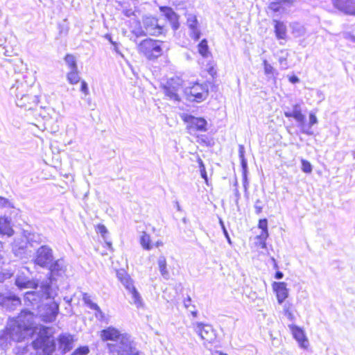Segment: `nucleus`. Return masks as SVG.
I'll use <instances>...</instances> for the list:
<instances>
[{
	"label": "nucleus",
	"instance_id": "obj_13",
	"mask_svg": "<svg viewBox=\"0 0 355 355\" xmlns=\"http://www.w3.org/2000/svg\"><path fill=\"white\" fill-rule=\"evenodd\" d=\"M21 304L20 298L12 292L0 293V306L6 310H15Z\"/></svg>",
	"mask_w": 355,
	"mask_h": 355
},
{
	"label": "nucleus",
	"instance_id": "obj_3",
	"mask_svg": "<svg viewBox=\"0 0 355 355\" xmlns=\"http://www.w3.org/2000/svg\"><path fill=\"white\" fill-rule=\"evenodd\" d=\"M108 350L114 355H144L137 347V343L126 333L115 343H107Z\"/></svg>",
	"mask_w": 355,
	"mask_h": 355
},
{
	"label": "nucleus",
	"instance_id": "obj_16",
	"mask_svg": "<svg viewBox=\"0 0 355 355\" xmlns=\"http://www.w3.org/2000/svg\"><path fill=\"white\" fill-rule=\"evenodd\" d=\"M333 4L347 15H355V0H332Z\"/></svg>",
	"mask_w": 355,
	"mask_h": 355
},
{
	"label": "nucleus",
	"instance_id": "obj_51",
	"mask_svg": "<svg viewBox=\"0 0 355 355\" xmlns=\"http://www.w3.org/2000/svg\"><path fill=\"white\" fill-rule=\"evenodd\" d=\"M309 118V123L310 124V125L313 126L318 123V119H317V116H315V113L310 112Z\"/></svg>",
	"mask_w": 355,
	"mask_h": 355
},
{
	"label": "nucleus",
	"instance_id": "obj_4",
	"mask_svg": "<svg viewBox=\"0 0 355 355\" xmlns=\"http://www.w3.org/2000/svg\"><path fill=\"white\" fill-rule=\"evenodd\" d=\"M35 291L26 292L24 295V301L31 305L38 308L44 300L53 298L52 286L47 281L42 282Z\"/></svg>",
	"mask_w": 355,
	"mask_h": 355
},
{
	"label": "nucleus",
	"instance_id": "obj_45",
	"mask_svg": "<svg viewBox=\"0 0 355 355\" xmlns=\"http://www.w3.org/2000/svg\"><path fill=\"white\" fill-rule=\"evenodd\" d=\"M268 8L274 12H280L282 9V6L281 2H272Z\"/></svg>",
	"mask_w": 355,
	"mask_h": 355
},
{
	"label": "nucleus",
	"instance_id": "obj_5",
	"mask_svg": "<svg viewBox=\"0 0 355 355\" xmlns=\"http://www.w3.org/2000/svg\"><path fill=\"white\" fill-rule=\"evenodd\" d=\"M163 42L159 40L145 39L138 46V51L142 53L148 60H153L162 55Z\"/></svg>",
	"mask_w": 355,
	"mask_h": 355
},
{
	"label": "nucleus",
	"instance_id": "obj_10",
	"mask_svg": "<svg viewBox=\"0 0 355 355\" xmlns=\"http://www.w3.org/2000/svg\"><path fill=\"white\" fill-rule=\"evenodd\" d=\"M54 259L52 249L46 245L40 246L36 251L34 262L43 268L48 267Z\"/></svg>",
	"mask_w": 355,
	"mask_h": 355
},
{
	"label": "nucleus",
	"instance_id": "obj_12",
	"mask_svg": "<svg viewBox=\"0 0 355 355\" xmlns=\"http://www.w3.org/2000/svg\"><path fill=\"white\" fill-rule=\"evenodd\" d=\"M46 269L49 270V283L51 285L53 281H55L57 277H62L66 272V266L64 261L62 259H58L56 260L53 259L52 262L50 263Z\"/></svg>",
	"mask_w": 355,
	"mask_h": 355
},
{
	"label": "nucleus",
	"instance_id": "obj_48",
	"mask_svg": "<svg viewBox=\"0 0 355 355\" xmlns=\"http://www.w3.org/2000/svg\"><path fill=\"white\" fill-rule=\"evenodd\" d=\"M255 213L259 214L261 213L263 209V202L261 200L258 199L256 200L254 204Z\"/></svg>",
	"mask_w": 355,
	"mask_h": 355
},
{
	"label": "nucleus",
	"instance_id": "obj_53",
	"mask_svg": "<svg viewBox=\"0 0 355 355\" xmlns=\"http://www.w3.org/2000/svg\"><path fill=\"white\" fill-rule=\"evenodd\" d=\"M344 37L346 39H349L352 42H355V29L352 33H345Z\"/></svg>",
	"mask_w": 355,
	"mask_h": 355
},
{
	"label": "nucleus",
	"instance_id": "obj_30",
	"mask_svg": "<svg viewBox=\"0 0 355 355\" xmlns=\"http://www.w3.org/2000/svg\"><path fill=\"white\" fill-rule=\"evenodd\" d=\"M27 243L33 246L35 243L39 244L42 242L41 235L37 233H28L25 235Z\"/></svg>",
	"mask_w": 355,
	"mask_h": 355
},
{
	"label": "nucleus",
	"instance_id": "obj_8",
	"mask_svg": "<svg viewBox=\"0 0 355 355\" xmlns=\"http://www.w3.org/2000/svg\"><path fill=\"white\" fill-rule=\"evenodd\" d=\"M42 320L45 322H52L55 320L59 312V304L55 301L42 303L37 308Z\"/></svg>",
	"mask_w": 355,
	"mask_h": 355
},
{
	"label": "nucleus",
	"instance_id": "obj_28",
	"mask_svg": "<svg viewBox=\"0 0 355 355\" xmlns=\"http://www.w3.org/2000/svg\"><path fill=\"white\" fill-rule=\"evenodd\" d=\"M178 87H172L169 82H168L167 85L164 87V93L166 96L170 97L171 99H174L176 101L179 100V96L177 94Z\"/></svg>",
	"mask_w": 355,
	"mask_h": 355
},
{
	"label": "nucleus",
	"instance_id": "obj_27",
	"mask_svg": "<svg viewBox=\"0 0 355 355\" xmlns=\"http://www.w3.org/2000/svg\"><path fill=\"white\" fill-rule=\"evenodd\" d=\"M298 127L300 128L301 132L303 134L307 135H313L314 134L313 131L312 130L311 128L312 125H310L309 123H306V116L303 114V119L302 121H298Z\"/></svg>",
	"mask_w": 355,
	"mask_h": 355
},
{
	"label": "nucleus",
	"instance_id": "obj_23",
	"mask_svg": "<svg viewBox=\"0 0 355 355\" xmlns=\"http://www.w3.org/2000/svg\"><path fill=\"white\" fill-rule=\"evenodd\" d=\"M284 116L287 118H293L297 122L298 121H302L303 114L302 113V109L300 104L296 103L293 106V110L285 111Z\"/></svg>",
	"mask_w": 355,
	"mask_h": 355
},
{
	"label": "nucleus",
	"instance_id": "obj_34",
	"mask_svg": "<svg viewBox=\"0 0 355 355\" xmlns=\"http://www.w3.org/2000/svg\"><path fill=\"white\" fill-rule=\"evenodd\" d=\"M190 36L194 40H198L201 36V32L198 24H189Z\"/></svg>",
	"mask_w": 355,
	"mask_h": 355
},
{
	"label": "nucleus",
	"instance_id": "obj_9",
	"mask_svg": "<svg viewBox=\"0 0 355 355\" xmlns=\"http://www.w3.org/2000/svg\"><path fill=\"white\" fill-rule=\"evenodd\" d=\"M182 119L187 123V128L190 133L195 131L206 132L207 121L202 117H196L191 114H184Z\"/></svg>",
	"mask_w": 355,
	"mask_h": 355
},
{
	"label": "nucleus",
	"instance_id": "obj_61",
	"mask_svg": "<svg viewBox=\"0 0 355 355\" xmlns=\"http://www.w3.org/2000/svg\"><path fill=\"white\" fill-rule=\"evenodd\" d=\"M284 277V273L282 272V271H279V270H277L276 272H275V278L277 279H282Z\"/></svg>",
	"mask_w": 355,
	"mask_h": 355
},
{
	"label": "nucleus",
	"instance_id": "obj_19",
	"mask_svg": "<svg viewBox=\"0 0 355 355\" xmlns=\"http://www.w3.org/2000/svg\"><path fill=\"white\" fill-rule=\"evenodd\" d=\"M15 285L19 288H37L38 284L33 280H31L23 273H18L15 279Z\"/></svg>",
	"mask_w": 355,
	"mask_h": 355
},
{
	"label": "nucleus",
	"instance_id": "obj_7",
	"mask_svg": "<svg viewBox=\"0 0 355 355\" xmlns=\"http://www.w3.org/2000/svg\"><path fill=\"white\" fill-rule=\"evenodd\" d=\"M187 99L189 101L201 103L208 96L209 90L207 84L194 83L191 87L184 89Z\"/></svg>",
	"mask_w": 355,
	"mask_h": 355
},
{
	"label": "nucleus",
	"instance_id": "obj_54",
	"mask_svg": "<svg viewBox=\"0 0 355 355\" xmlns=\"http://www.w3.org/2000/svg\"><path fill=\"white\" fill-rule=\"evenodd\" d=\"M3 49H4L3 53L6 56H12L14 54L13 49L12 48L8 49V46L7 45L4 46Z\"/></svg>",
	"mask_w": 355,
	"mask_h": 355
},
{
	"label": "nucleus",
	"instance_id": "obj_22",
	"mask_svg": "<svg viewBox=\"0 0 355 355\" xmlns=\"http://www.w3.org/2000/svg\"><path fill=\"white\" fill-rule=\"evenodd\" d=\"M32 110L34 112L35 116H40L43 119L51 118L52 113L54 112L51 107L39 106L38 103H36Z\"/></svg>",
	"mask_w": 355,
	"mask_h": 355
},
{
	"label": "nucleus",
	"instance_id": "obj_42",
	"mask_svg": "<svg viewBox=\"0 0 355 355\" xmlns=\"http://www.w3.org/2000/svg\"><path fill=\"white\" fill-rule=\"evenodd\" d=\"M302 171L306 173H310L312 171V166L309 162L302 159Z\"/></svg>",
	"mask_w": 355,
	"mask_h": 355
},
{
	"label": "nucleus",
	"instance_id": "obj_37",
	"mask_svg": "<svg viewBox=\"0 0 355 355\" xmlns=\"http://www.w3.org/2000/svg\"><path fill=\"white\" fill-rule=\"evenodd\" d=\"M83 300L90 309L93 310L94 309H98V304L92 301L90 295L87 293H84L83 294Z\"/></svg>",
	"mask_w": 355,
	"mask_h": 355
},
{
	"label": "nucleus",
	"instance_id": "obj_40",
	"mask_svg": "<svg viewBox=\"0 0 355 355\" xmlns=\"http://www.w3.org/2000/svg\"><path fill=\"white\" fill-rule=\"evenodd\" d=\"M268 236V231H261V234L257 236V239L260 240L261 245L262 248L266 247V241Z\"/></svg>",
	"mask_w": 355,
	"mask_h": 355
},
{
	"label": "nucleus",
	"instance_id": "obj_26",
	"mask_svg": "<svg viewBox=\"0 0 355 355\" xmlns=\"http://www.w3.org/2000/svg\"><path fill=\"white\" fill-rule=\"evenodd\" d=\"M158 266L162 276L165 279L169 278V272L166 268V260L165 257L160 256L158 259Z\"/></svg>",
	"mask_w": 355,
	"mask_h": 355
},
{
	"label": "nucleus",
	"instance_id": "obj_20",
	"mask_svg": "<svg viewBox=\"0 0 355 355\" xmlns=\"http://www.w3.org/2000/svg\"><path fill=\"white\" fill-rule=\"evenodd\" d=\"M123 334L114 327H110L101 332V336L103 341L112 340L116 343L121 340Z\"/></svg>",
	"mask_w": 355,
	"mask_h": 355
},
{
	"label": "nucleus",
	"instance_id": "obj_14",
	"mask_svg": "<svg viewBox=\"0 0 355 355\" xmlns=\"http://www.w3.org/2000/svg\"><path fill=\"white\" fill-rule=\"evenodd\" d=\"M193 328L202 340L211 343L216 339L215 331L210 324L196 322L193 324Z\"/></svg>",
	"mask_w": 355,
	"mask_h": 355
},
{
	"label": "nucleus",
	"instance_id": "obj_33",
	"mask_svg": "<svg viewBox=\"0 0 355 355\" xmlns=\"http://www.w3.org/2000/svg\"><path fill=\"white\" fill-rule=\"evenodd\" d=\"M135 26H132V33L136 36V37H139L141 36H144L147 35L146 33V25H144V27L141 26V24H134Z\"/></svg>",
	"mask_w": 355,
	"mask_h": 355
},
{
	"label": "nucleus",
	"instance_id": "obj_62",
	"mask_svg": "<svg viewBox=\"0 0 355 355\" xmlns=\"http://www.w3.org/2000/svg\"><path fill=\"white\" fill-rule=\"evenodd\" d=\"M234 194H235V196H236L235 202L237 205L239 203V200L240 198V193H239V190L237 189H236L234 190Z\"/></svg>",
	"mask_w": 355,
	"mask_h": 355
},
{
	"label": "nucleus",
	"instance_id": "obj_44",
	"mask_svg": "<svg viewBox=\"0 0 355 355\" xmlns=\"http://www.w3.org/2000/svg\"><path fill=\"white\" fill-rule=\"evenodd\" d=\"M263 64L264 67V72L266 75L273 74L275 69L273 67L267 62L266 60H263Z\"/></svg>",
	"mask_w": 355,
	"mask_h": 355
},
{
	"label": "nucleus",
	"instance_id": "obj_38",
	"mask_svg": "<svg viewBox=\"0 0 355 355\" xmlns=\"http://www.w3.org/2000/svg\"><path fill=\"white\" fill-rule=\"evenodd\" d=\"M245 148L243 145H239V156L241 160V165L242 168H247L248 162L245 158Z\"/></svg>",
	"mask_w": 355,
	"mask_h": 355
},
{
	"label": "nucleus",
	"instance_id": "obj_56",
	"mask_svg": "<svg viewBox=\"0 0 355 355\" xmlns=\"http://www.w3.org/2000/svg\"><path fill=\"white\" fill-rule=\"evenodd\" d=\"M284 310L285 312V315L287 316V318L290 320H293V314L289 311V307L287 306L286 304L284 306Z\"/></svg>",
	"mask_w": 355,
	"mask_h": 355
},
{
	"label": "nucleus",
	"instance_id": "obj_21",
	"mask_svg": "<svg viewBox=\"0 0 355 355\" xmlns=\"http://www.w3.org/2000/svg\"><path fill=\"white\" fill-rule=\"evenodd\" d=\"M10 219L8 217H0V234L8 237L12 236L14 230L10 224Z\"/></svg>",
	"mask_w": 355,
	"mask_h": 355
},
{
	"label": "nucleus",
	"instance_id": "obj_31",
	"mask_svg": "<svg viewBox=\"0 0 355 355\" xmlns=\"http://www.w3.org/2000/svg\"><path fill=\"white\" fill-rule=\"evenodd\" d=\"M275 32L278 39H285L286 36L285 24H275Z\"/></svg>",
	"mask_w": 355,
	"mask_h": 355
},
{
	"label": "nucleus",
	"instance_id": "obj_11",
	"mask_svg": "<svg viewBox=\"0 0 355 355\" xmlns=\"http://www.w3.org/2000/svg\"><path fill=\"white\" fill-rule=\"evenodd\" d=\"M117 276L126 290L129 292L130 294L132 295V300L134 304L137 307L141 306L142 305L141 297L139 292L134 286L132 280L130 279V277L123 272H118Z\"/></svg>",
	"mask_w": 355,
	"mask_h": 355
},
{
	"label": "nucleus",
	"instance_id": "obj_17",
	"mask_svg": "<svg viewBox=\"0 0 355 355\" xmlns=\"http://www.w3.org/2000/svg\"><path fill=\"white\" fill-rule=\"evenodd\" d=\"M293 338L297 341L300 347L306 349L309 346L308 339L304 331L299 327L292 324L289 325Z\"/></svg>",
	"mask_w": 355,
	"mask_h": 355
},
{
	"label": "nucleus",
	"instance_id": "obj_41",
	"mask_svg": "<svg viewBox=\"0 0 355 355\" xmlns=\"http://www.w3.org/2000/svg\"><path fill=\"white\" fill-rule=\"evenodd\" d=\"M288 55V53H285L284 55L280 56L279 58V62L280 64L281 69H286L288 68V61H287V57Z\"/></svg>",
	"mask_w": 355,
	"mask_h": 355
},
{
	"label": "nucleus",
	"instance_id": "obj_18",
	"mask_svg": "<svg viewBox=\"0 0 355 355\" xmlns=\"http://www.w3.org/2000/svg\"><path fill=\"white\" fill-rule=\"evenodd\" d=\"M272 288L276 293L278 303L282 304L288 295V290L286 288V284L283 282H275L272 284Z\"/></svg>",
	"mask_w": 355,
	"mask_h": 355
},
{
	"label": "nucleus",
	"instance_id": "obj_24",
	"mask_svg": "<svg viewBox=\"0 0 355 355\" xmlns=\"http://www.w3.org/2000/svg\"><path fill=\"white\" fill-rule=\"evenodd\" d=\"M146 25V33L150 35H159L163 32V26L159 24H144Z\"/></svg>",
	"mask_w": 355,
	"mask_h": 355
},
{
	"label": "nucleus",
	"instance_id": "obj_1",
	"mask_svg": "<svg viewBox=\"0 0 355 355\" xmlns=\"http://www.w3.org/2000/svg\"><path fill=\"white\" fill-rule=\"evenodd\" d=\"M33 314L31 311L24 309L21 311L16 321L8 324L4 330L0 331V345L2 347L11 345V342H21L26 336L27 331L33 324Z\"/></svg>",
	"mask_w": 355,
	"mask_h": 355
},
{
	"label": "nucleus",
	"instance_id": "obj_36",
	"mask_svg": "<svg viewBox=\"0 0 355 355\" xmlns=\"http://www.w3.org/2000/svg\"><path fill=\"white\" fill-rule=\"evenodd\" d=\"M64 61L70 70H76L78 69L76 58L71 54H67Z\"/></svg>",
	"mask_w": 355,
	"mask_h": 355
},
{
	"label": "nucleus",
	"instance_id": "obj_47",
	"mask_svg": "<svg viewBox=\"0 0 355 355\" xmlns=\"http://www.w3.org/2000/svg\"><path fill=\"white\" fill-rule=\"evenodd\" d=\"M219 223H220V225L221 226V228L223 230V232L225 236V238L227 239V242L230 243V244H232V241H231V239H230V235L227 232V230L225 226V224H224V222L222 220V219H220L219 220Z\"/></svg>",
	"mask_w": 355,
	"mask_h": 355
},
{
	"label": "nucleus",
	"instance_id": "obj_63",
	"mask_svg": "<svg viewBox=\"0 0 355 355\" xmlns=\"http://www.w3.org/2000/svg\"><path fill=\"white\" fill-rule=\"evenodd\" d=\"M4 46H6V40L0 35V46L3 47Z\"/></svg>",
	"mask_w": 355,
	"mask_h": 355
},
{
	"label": "nucleus",
	"instance_id": "obj_32",
	"mask_svg": "<svg viewBox=\"0 0 355 355\" xmlns=\"http://www.w3.org/2000/svg\"><path fill=\"white\" fill-rule=\"evenodd\" d=\"M199 53L204 58H207L209 54V46L206 39H203L198 45Z\"/></svg>",
	"mask_w": 355,
	"mask_h": 355
},
{
	"label": "nucleus",
	"instance_id": "obj_46",
	"mask_svg": "<svg viewBox=\"0 0 355 355\" xmlns=\"http://www.w3.org/2000/svg\"><path fill=\"white\" fill-rule=\"evenodd\" d=\"M199 166H200V171L202 178H203L206 182H207V175L205 170V165L202 161V159H199Z\"/></svg>",
	"mask_w": 355,
	"mask_h": 355
},
{
	"label": "nucleus",
	"instance_id": "obj_60",
	"mask_svg": "<svg viewBox=\"0 0 355 355\" xmlns=\"http://www.w3.org/2000/svg\"><path fill=\"white\" fill-rule=\"evenodd\" d=\"M289 81L293 84H295L300 82V78L297 76L293 75L289 77Z\"/></svg>",
	"mask_w": 355,
	"mask_h": 355
},
{
	"label": "nucleus",
	"instance_id": "obj_58",
	"mask_svg": "<svg viewBox=\"0 0 355 355\" xmlns=\"http://www.w3.org/2000/svg\"><path fill=\"white\" fill-rule=\"evenodd\" d=\"M93 310L96 311L95 315L96 318H100V319H103L104 318V313L101 311V309H100L99 306H98V309H94Z\"/></svg>",
	"mask_w": 355,
	"mask_h": 355
},
{
	"label": "nucleus",
	"instance_id": "obj_64",
	"mask_svg": "<svg viewBox=\"0 0 355 355\" xmlns=\"http://www.w3.org/2000/svg\"><path fill=\"white\" fill-rule=\"evenodd\" d=\"M87 103H88V107L91 110H94V107H95V105L92 103V101H91V99L90 98H88L87 99Z\"/></svg>",
	"mask_w": 355,
	"mask_h": 355
},
{
	"label": "nucleus",
	"instance_id": "obj_57",
	"mask_svg": "<svg viewBox=\"0 0 355 355\" xmlns=\"http://www.w3.org/2000/svg\"><path fill=\"white\" fill-rule=\"evenodd\" d=\"M98 232H99L103 236L107 233V230L103 225H98Z\"/></svg>",
	"mask_w": 355,
	"mask_h": 355
},
{
	"label": "nucleus",
	"instance_id": "obj_55",
	"mask_svg": "<svg viewBox=\"0 0 355 355\" xmlns=\"http://www.w3.org/2000/svg\"><path fill=\"white\" fill-rule=\"evenodd\" d=\"M10 202L8 199L0 197V207H10Z\"/></svg>",
	"mask_w": 355,
	"mask_h": 355
},
{
	"label": "nucleus",
	"instance_id": "obj_39",
	"mask_svg": "<svg viewBox=\"0 0 355 355\" xmlns=\"http://www.w3.org/2000/svg\"><path fill=\"white\" fill-rule=\"evenodd\" d=\"M89 349L87 346H81L78 347L71 355H87Z\"/></svg>",
	"mask_w": 355,
	"mask_h": 355
},
{
	"label": "nucleus",
	"instance_id": "obj_49",
	"mask_svg": "<svg viewBox=\"0 0 355 355\" xmlns=\"http://www.w3.org/2000/svg\"><path fill=\"white\" fill-rule=\"evenodd\" d=\"M242 170H243V187H244L245 190L246 191L248 189V178H247L248 167L242 168Z\"/></svg>",
	"mask_w": 355,
	"mask_h": 355
},
{
	"label": "nucleus",
	"instance_id": "obj_29",
	"mask_svg": "<svg viewBox=\"0 0 355 355\" xmlns=\"http://www.w3.org/2000/svg\"><path fill=\"white\" fill-rule=\"evenodd\" d=\"M139 242L144 250H150L152 249L150 236L145 232H142V234L140 236Z\"/></svg>",
	"mask_w": 355,
	"mask_h": 355
},
{
	"label": "nucleus",
	"instance_id": "obj_43",
	"mask_svg": "<svg viewBox=\"0 0 355 355\" xmlns=\"http://www.w3.org/2000/svg\"><path fill=\"white\" fill-rule=\"evenodd\" d=\"M293 33L295 34L296 37L300 36L304 33V28L301 26V24H293Z\"/></svg>",
	"mask_w": 355,
	"mask_h": 355
},
{
	"label": "nucleus",
	"instance_id": "obj_35",
	"mask_svg": "<svg viewBox=\"0 0 355 355\" xmlns=\"http://www.w3.org/2000/svg\"><path fill=\"white\" fill-rule=\"evenodd\" d=\"M67 80L69 82V83L74 85L78 83L80 81V76L78 74V70L76 69V70H70L67 75Z\"/></svg>",
	"mask_w": 355,
	"mask_h": 355
},
{
	"label": "nucleus",
	"instance_id": "obj_2",
	"mask_svg": "<svg viewBox=\"0 0 355 355\" xmlns=\"http://www.w3.org/2000/svg\"><path fill=\"white\" fill-rule=\"evenodd\" d=\"M15 78V83L10 88V93L16 98V105L26 110H32L36 103H39L36 95L28 94L31 89L29 85L25 80L24 75Z\"/></svg>",
	"mask_w": 355,
	"mask_h": 355
},
{
	"label": "nucleus",
	"instance_id": "obj_25",
	"mask_svg": "<svg viewBox=\"0 0 355 355\" xmlns=\"http://www.w3.org/2000/svg\"><path fill=\"white\" fill-rule=\"evenodd\" d=\"M160 12L166 17L170 22H177L178 15L170 7L161 6L159 7Z\"/></svg>",
	"mask_w": 355,
	"mask_h": 355
},
{
	"label": "nucleus",
	"instance_id": "obj_59",
	"mask_svg": "<svg viewBox=\"0 0 355 355\" xmlns=\"http://www.w3.org/2000/svg\"><path fill=\"white\" fill-rule=\"evenodd\" d=\"M184 305L187 309H189L190 306H193L191 304V298L189 295H188L187 297L184 300Z\"/></svg>",
	"mask_w": 355,
	"mask_h": 355
},
{
	"label": "nucleus",
	"instance_id": "obj_50",
	"mask_svg": "<svg viewBox=\"0 0 355 355\" xmlns=\"http://www.w3.org/2000/svg\"><path fill=\"white\" fill-rule=\"evenodd\" d=\"M259 228L261 230V231H268V220L266 218L260 219L259 221Z\"/></svg>",
	"mask_w": 355,
	"mask_h": 355
},
{
	"label": "nucleus",
	"instance_id": "obj_6",
	"mask_svg": "<svg viewBox=\"0 0 355 355\" xmlns=\"http://www.w3.org/2000/svg\"><path fill=\"white\" fill-rule=\"evenodd\" d=\"M32 347L35 353L30 355H51L55 349V342L50 336L45 334H40L32 342Z\"/></svg>",
	"mask_w": 355,
	"mask_h": 355
},
{
	"label": "nucleus",
	"instance_id": "obj_15",
	"mask_svg": "<svg viewBox=\"0 0 355 355\" xmlns=\"http://www.w3.org/2000/svg\"><path fill=\"white\" fill-rule=\"evenodd\" d=\"M57 341L58 345V349L62 355L71 351L73 347V336L70 334L63 333L60 334L57 338Z\"/></svg>",
	"mask_w": 355,
	"mask_h": 355
},
{
	"label": "nucleus",
	"instance_id": "obj_52",
	"mask_svg": "<svg viewBox=\"0 0 355 355\" xmlns=\"http://www.w3.org/2000/svg\"><path fill=\"white\" fill-rule=\"evenodd\" d=\"M80 91L85 95L89 94V89L87 83L85 80L81 81Z\"/></svg>",
	"mask_w": 355,
	"mask_h": 355
}]
</instances>
